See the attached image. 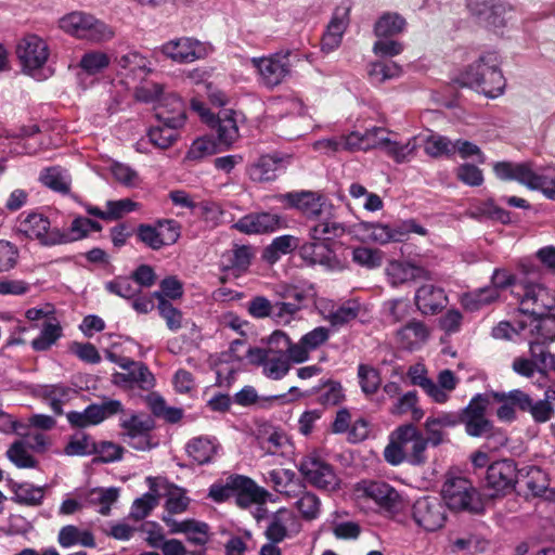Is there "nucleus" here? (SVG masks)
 <instances>
[{
  "label": "nucleus",
  "instance_id": "19",
  "mask_svg": "<svg viewBox=\"0 0 555 555\" xmlns=\"http://www.w3.org/2000/svg\"><path fill=\"white\" fill-rule=\"evenodd\" d=\"M555 308V297L541 284H526L519 302V310L533 318L544 317Z\"/></svg>",
  "mask_w": 555,
  "mask_h": 555
},
{
  "label": "nucleus",
  "instance_id": "49",
  "mask_svg": "<svg viewBox=\"0 0 555 555\" xmlns=\"http://www.w3.org/2000/svg\"><path fill=\"white\" fill-rule=\"evenodd\" d=\"M299 246V238L294 235L284 234L275 237L272 243L264 249L263 258L270 262H276L281 256L287 255Z\"/></svg>",
  "mask_w": 555,
  "mask_h": 555
},
{
  "label": "nucleus",
  "instance_id": "41",
  "mask_svg": "<svg viewBox=\"0 0 555 555\" xmlns=\"http://www.w3.org/2000/svg\"><path fill=\"white\" fill-rule=\"evenodd\" d=\"M57 542L64 548H69L76 545L83 547L95 546L93 533L88 529H81L75 525L62 527L59 531Z\"/></svg>",
  "mask_w": 555,
  "mask_h": 555
},
{
  "label": "nucleus",
  "instance_id": "33",
  "mask_svg": "<svg viewBox=\"0 0 555 555\" xmlns=\"http://www.w3.org/2000/svg\"><path fill=\"white\" fill-rule=\"evenodd\" d=\"M361 304L357 299H349L339 305L330 304L322 307V315L332 326H343L358 318Z\"/></svg>",
  "mask_w": 555,
  "mask_h": 555
},
{
  "label": "nucleus",
  "instance_id": "13",
  "mask_svg": "<svg viewBox=\"0 0 555 555\" xmlns=\"http://www.w3.org/2000/svg\"><path fill=\"white\" fill-rule=\"evenodd\" d=\"M411 516L418 528L426 532H434L444 526L447 509L439 498L423 496L414 502Z\"/></svg>",
  "mask_w": 555,
  "mask_h": 555
},
{
  "label": "nucleus",
  "instance_id": "9",
  "mask_svg": "<svg viewBox=\"0 0 555 555\" xmlns=\"http://www.w3.org/2000/svg\"><path fill=\"white\" fill-rule=\"evenodd\" d=\"M442 498L449 508L455 511L479 512L481 501L472 482L463 477H451L442 487Z\"/></svg>",
  "mask_w": 555,
  "mask_h": 555
},
{
  "label": "nucleus",
  "instance_id": "39",
  "mask_svg": "<svg viewBox=\"0 0 555 555\" xmlns=\"http://www.w3.org/2000/svg\"><path fill=\"white\" fill-rule=\"evenodd\" d=\"M535 323L531 332H535V340L530 343V352L532 357H538L543 345L555 340V315L545 314L544 317H535Z\"/></svg>",
  "mask_w": 555,
  "mask_h": 555
},
{
  "label": "nucleus",
  "instance_id": "24",
  "mask_svg": "<svg viewBox=\"0 0 555 555\" xmlns=\"http://www.w3.org/2000/svg\"><path fill=\"white\" fill-rule=\"evenodd\" d=\"M288 156L279 154L261 155L248 167V176L255 182H269L276 179L288 164Z\"/></svg>",
  "mask_w": 555,
  "mask_h": 555
},
{
  "label": "nucleus",
  "instance_id": "56",
  "mask_svg": "<svg viewBox=\"0 0 555 555\" xmlns=\"http://www.w3.org/2000/svg\"><path fill=\"white\" fill-rule=\"evenodd\" d=\"M41 182L60 193H67L70 189V177L68 172L60 167L48 168L40 175Z\"/></svg>",
  "mask_w": 555,
  "mask_h": 555
},
{
  "label": "nucleus",
  "instance_id": "23",
  "mask_svg": "<svg viewBox=\"0 0 555 555\" xmlns=\"http://www.w3.org/2000/svg\"><path fill=\"white\" fill-rule=\"evenodd\" d=\"M487 487L495 493H504L514 489L517 482V468L513 461L502 460L488 466Z\"/></svg>",
  "mask_w": 555,
  "mask_h": 555
},
{
  "label": "nucleus",
  "instance_id": "61",
  "mask_svg": "<svg viewBox=\"0 0 555 555\" xmlns=\"http://www.w3.org/2000/svg\"><path fill=\"white\" fill-rule=\"evenodd\" d=\"M72 395V388L63 385H51L43 390L44 399L48 401L52 411L57 415L63 413V404L69 401Z\"/></svg>",
  "mask_w": 555,
  "mask_h": 555
},
{
  "label": "nucleus",
  "instance_id": "64",
  "mask_svg": "<svg viewBox=\"0 0 555 555\" xmlns=\"http://www.w3.org/2000/svg\"><path fill=\"white\" fill-rule=\"evenodd\" d=\"M190 500L185 491L175 485L166 486V503L165 507L170 514L183 513L189 506Z\"/></svg>",
  "mask_w": 555,
  "mask_h": 555
},
{
  "label": "nucleus",
  "instance_id": "45",
  "mask_svg": "<svg viewBox=\"0 0 555 555\" xmlns=\"http://www.w3.org/2000/svg\"><path fill=\"white\" fill-rule=\"evenodd\" d=\"M406 21L395 12L382 14L374 24V34L378 38H389L404 31Z\"/></svg>",
  "mask_w": 555,
  "mask_h": 555
},
{
  "label": "nucleus",
  "instance_id": "40",
  "mask_svg": "<svg viewBox=\"0 0 555 555\" xmlns=\"http://www.w3.org/2000/svg\"><path fill=\"white\" fill-rule=\"evenodd\" d=\"M317 220L318 222L309 229V237L312 241L327 242L345 232L344 225L334 218L333 210L323 214Z\"/></svg>",
  "mask_w": 555,
  "mask_h": 555
},
{
  "label": "nucleus",
  "instance_id": "60",
  "mask_svg": "<svg viewBox=\"0 0 555 555\" xmlns=\"http://www.w3.org/2000/svg\"><path fill=\"white\" fill-rule=\"evenodd\" d=\"M402 68L392 61H378L371 64L369 76L374 83H383L386 80L401 76Z\"/></svg>",
  "mask_w": 555,
  "mask_h": 555
},
{
  "label": "nucleus",
  "instance_id": "58",
  "mask_svg": "<svg viewBox=\"0 0 555 555\" xmlns=\"http://www.w3.org/2000/svg\"><path fill=\"white\" fill-rule=\"evenodd\" d=\"M400 427H398L390 436V442L384 450V457L387 463L391 465H400L405 461L408 450L410 447L409 442H403L399 437Z\"/></svg>",
  "mask_w": 555,
  "mask_h": 555
},
{
  "label": "nucleus",
  "instance_id": "31",
  "mask_svg": "<svg viewBox=\"0 0 555 555\" xmlns=\"http://www.w3.org/2000/svg\"><path fill=\"white\" fill-rule=\"evenodd\" d=\"M185 451L195 463L205 465L216 459L220 451V443L214 436H198L188 441Z\"/></svg>",
  "mask_w": 555,
  "mask_h": 555
},
{
  "label": "nucleus",
  "instance_id": "32",
  "mask_svg": "<svg viewBox=\"0 0 555 555\" xmlns=\"http://www.w3.org/2000/svg\"><path fill=\"white\" fill-rule=\"evenodd\" d=\"M349 24V9L337 8L322 37V50L331 52L339 47Z\"/></svg>",
  "mask_w": 555,
  "mask_h": 555
},
{
  "label": "nucleus",
  "instance_id": "63",
  "mask_svg": "<svg viewBox=\"0 0 555 555\" xmlns=\"http://www.w3.org/2000/svg\"><path fill=\"white\" fill-rule=\"evenodd\" d=\"M43 498V487H36L31 483H21L14 490V499L20 504L37 506L41 504Z\"/></svg>",
  "mask_w": 555,
  "mask_h": 555
},
{
  "label": "nucleus",
  "instance_id": "55",
  "mask_svg": "<svg viewBox=\"0 0 555 555\" xmlns=\"http://www.w3.org/2000/svg\"><path fill=\"white\" fill-rule=\"evenodd\" d=\"M366 149V145L363 144V139L359 138L358 133H351L347 138L340 139H323L314 142L313 149L315 151H324V152H336L341 149L348 150L353 147Z\"/></svg>",
  "mask_w": 555,
  "mask_h": 555
},
{
  "label": "nucleus",
  "instance_id": "10",
  "mask_svg": "<svg viewBox=\"0 0 555 555\" xmlns=\"http://www.w3.org/2000/svg\"><path fill=\"white\" fill-rule=\"evenodd\" d=\"M490 397L491 395L488 393H477L460 413H456L460 424L465 425L468 436L485 437L492 433L493 424L486 415L490 405Z\"/></svg>",
  "mask_w": 555,
  "mask_h": 555
},
{
  "label": "nucleus",
  "instance_id": "29",
  "mask_svg": "<svg viewBox=\"0 0 555 555\" xmlns=\"http://www.w3.org/2000/svg\"><path fill=\"white\" fill-rule=\"evenodd\" d=\"M331 330L325 326H318L306 333L301 338L295 343L293 353L295 356V363H302L309 359L312 351L318 350L331 337Z\"/></svg>",
  "mask_w": 555,
  "mask_h": 555
},
{
  "label": "nucleus",
  "instance_id": "8",
  "mask_svg": "<svg viewBox=\"0 0 555 555\" xmlns=\"http://www.w3.org/2000/svg\"><path fill=\"white\" fill-rule=\"evenodd\" d=\"M367 134L375 138L373 146L379 149L397 164L410 163L415 158L420 147V135L402 141L397 134L388 133L382 128H374Z\"/></svg>",
  "mask_w": 555,
  "mask_h": 555
},
{
  "label": "nucleus",
  "instance_id": "36",
  "mask_svg": "<svg viewBox=\"0 0 555 555\" xmlns=\"http://www.w3.org/2000/svg\"><path fill=\"white\" fill-rule=\"evenodd\" d=\"M430 330L422 321L413 320L397 332V340L406 350L420 349L429 338Z\"/></svg>",
  "mask_w": 555,
  "mask_h": 555
},
{
  "label": "nucleus",
  "instance_id": "20",
  "mask_svg": "<svg viewBox=\"0 0 555 555\" xmlns=\"http://www.w3.org/2000/svg\"><path fill=\"white\" fill-rule=\"evenodd\" d=\"M301 530V522L296 514L285 507L279 508L268 517L266 537L269 541L280 543L291 539Z\"/></svg>",
  "mask_w": 555,
  "mask_h": 555
},
{
  "label": "nucleus",
  "instance_id": "62",
  "mask_svg": "<svg viewBox=\"0 0 555 555\" xmlns=\"http://www.w3.org/2000/svg\"><path fill=\"white\" fill-rule=\"evenodd\" d=\"M358 379L361 390L365 396L374 395L378 390L382 382L379 372L367 364H359Z\"/></svg>",
  "mask_w": 555,
  "mask_h": 555
},
{
  "label": "nucleus",
  "instance_id": "43",
  "mask_svg": "<svg viewBox=\"0 0 555 555\" xmlns=\"http://www.w3.org/2000/svg\"><path fill=\"white\" fill-rule=\"evenodd\" d=\"M119 489L116 487L94 488L83 495L87 505L98 507V512L104 516L111 513V506L118 500Z\"/></svg>",
  "mask_w": 555,
  "mask_h": 555
},
{
  "label": "nucleus",
  "instance_id": "25",
  "mask_svg": "<svg viewBox=\"0 0 555 555\" xmlns=\"http://www.w3.org/2000/svg\"><path fill=\"white\" fill-rule=\"evenodd\" d=\"M112 383L121 388L130 389L138 387L149 390L154 387L155 378L144 363L134 361V365L131 369L125 370V372L113 373Z\"/></svg>",
  "mask_w": 555,
  "mask_h": 555
},
{
  "label": "nucleus",
  "instance_id": "12",
  "mask_svg": "<svg viewBox=\"0 0 555 555\" xmlns=\"http://www.w3.org/2000/svg\"><path fill=\"white\" fill-rule=\"evenodd\" d=\"M16 54L24 73L36 79L43 78L41 70L49 57V47L42 38L25 36L17 44Z\"/></svg>",
  "mask_w": 555,
  "mask_h": 555
},
{
  "label": "nucleus",
  "instance_id": "3",
  "mask_svg": "<svg viewBox=\"0 0 555 555\" xmlns=\"http://www.w3.org/2000/svg\"><path fill=\"white\" fill-rule=\"evenodd\" d=\"M155 116L159 125L149 130V141L158 149H168L177 140L178 129L185 121L182 101L178 96H172L171 108L169 111H162L159 106Z\"/></svg>",
  "mask_w": 555,
  "mask_h": 555
},
{
  "label": "nucleus",
  "instance_id": "1",
  "mask_svg": "<svg viewBox=\"0 0 555 555\" xmlns=\"http://www.w3.org/2000/svg\"><path fill=\"white\" fill-rule=\"evenodd\" d=\"M499 65V54L486 52L462 73L461 82L488 98H498L505 88V78Z\"/></svg>",
  "mask_w": 555,
  "mask_h": 555
},
{
  "label": "nucleus",
  "instance_id": "48",
  "mask_svg": "<svg viewBox=\"0 0 555 555\" xmlns=\"http://www.w3.org/2000/svg\"><path fill=\"white\" fill-rule=\"evenodd\" d=\"M246 482L242 475H231L224 481L214 482L209 487L208 498L214 502L222 503L235 494L237 487H245Z\"/></svg>",
  "mask_w": 555,
  "mask_h": 555
},
{
  "label": "nucleus",
  "instance_id": "28",
  "mask_svg": "<svg viewBox=\"0 0 555 555\" xmlns=\"http://www.w3.org/2000/svg\"><path fill=\"white\" fill-rule=\"evenodd\" d=\"M399 437L403 442H409L410 447L405 461L412 465H422L427 461L426 450L428 438H425L415 426L409 424L400 426Z\"/></svg>",
  "mask_w": 555,
  "mask_h": 555
},
{
  "label": "nucleus",
  "instance_id": "18",
  "mask_svg": "<svg viewBox=\"0 0 555 555\" xmlns=\"http://www.w3.org/2000/svg\"><path fill=\"white\" fill-rule=\"evenodd\" d=\"M356 491L359 496L372 500L387 512H396L401 506V495L387 482L362 480L358 482Z\"/></svg>",
  "mask_w": 555,
  "mask_h": 555
},
{
  "label": "nucleus",
  "instance_id": "21",
  "mask_svg": "<svg viewBox=\"0 0 555 555\" xmlns=\"http://www.w3.org/2000/svg\"><path fill=\"white\" fill-rule=\"evenodd\" d=\"M298 254L308 266H321L330 271H341L345 263L331 248L328 242L312 241L302 244Z\"/></svg>",
  "mask_w": 555,
  "mask_h": 555
},
{
  "label": "nucleus",
  "instance_id": "52",
  "mask_svg": "<svg viewBox=\"0 0 555 555\" xmlns=\"http://www.w3.org/2000/svg\"><path fill=\"white\" fill-rule=\"evenodd\" d=\"M95 451L96 442L83 431L73 435L64 449L68 456H87L94 454Z\"/></svg>",
  "mask_w": 555,
  "mask_h": 555
},
{
  "label": "nucleus",
  "instance_id": "14",
  "mask_svg": "<svg viewBox=\"0 0 555 555\" xmlns=\"http://www.w3.org/2000/svg\"><path fill=\"white\" fill-rule=\"evenodd\" d=\"M179 237L180 225L172 219L158 220L155 224L142 223L137 228L138 241L153 250L172 245Z\"/></svg>",
  "mask_w": 555,
  "mask_h": 555
},
{
  "label": "nucleus",
  "instance_id": "37",
  "mask_svg": "<svg viewBox=\"0 0 555 555\" xmlns=\"http://www.w3.org/2000/svg\"><path fill=\"white\" fill-rule=\"evenodd\" d=\"M460 424L456 413L439 412L429 416L425 422L427 438L433 446H439L444 441L446 428L454 427Z\"/></svg>",
  "mask_w": 555,
  "mask_h": 555
},
{
  "label": "nucleus",
  "instance_id": "50",
  "mask_svg": "<svg viewBox=\"0 0 555 555\" xmlns=\"http://www.w3.org/2000/svg\"><path fill=\"white\" fill-rule=\"evenodd\" d=\"M243 479L247 482L245 487H237L235 491L237 504L242 507H248L255 503L266 502L268 492L257 486L253 479L245 476H243Z\"/></svg>",
  "mask_w": 555,
  "mask_h": 555
},
{
  "label": "nucleus",
  "instance_id": "27",
  "mask_svg": "<svg viewBox=\"0 0 555 555\" xmlns=\"http://www.w3.org/2000/svg\"><path fill=\"white\" fill-rule=\"evenodd\" d=\"M18 232L30 238L39 240L44 245H59V243L50 242L59 229L50 230V221L41 214H29L21 219L17 225Z\"/></svg>",
  "mask_w": 555,
  "mask_h": 555
},
{
  "label": "nucleus",
  "instance_id": "59",
  "mask_svg": "<svg viewBox=\"0 0 555 555\" xmlns=\"http://www.w3.org/2000/svg\"><path fill=\"white\" fill-rule=\"evenodd\" d=\"M295 506L304 519L313 520L319 518L322 504L315 493L305 490L296 499Z\"/></svg>",
  "mask_w": 555,
  "mask_h": 555
},
{
  "label": "nucleus",
  "instance_id": "51",
  "mask_svg": "<svg viewBox=\"0 0 555 555\" xmlns=\"http://www.w3.org/2000/svg\"><path fill=\"white\" fill-rule=\"evenodd\" d=\"M62 336V327L56 321H46L42 324L38 337L31 340V347L36 351L49 350Z\"/></svg>",
  "mask_w": 555,
  "mask_h": 555
},
{
  "label": "nucleus",
  "instance_id": "7",
  "mask_svg": "<svg viewBox=\"0 0 555 555\" xmlns=\"http://www.w3.org/2000/svg\"><path fill=\"white\" fill-rule=\"evenodd\" d=\"M289 52H276L266 56L251 57L249 63L255 69L258 82L273 89L291 74Z\"/></svg>",
  "mask_w": 555,
  "mask_h": 555
},
{
  "label": "nucleus",
  "instance_id": "44",
  "mask_svg": "<svg viewBox=\"0 0 555 555\" xmlns=\"http://www.w3.org/2000/svg\"><path fill=\"white\" fill-rule=\"evenodd\" d=\"M499 298V292L495 287H481L466 292L461 296V304L467 311H478Z\"/></svg>",
  "mask_w": 555,
  "mask_h": 555
},
{
  "label": "nucleus",
  "instance_id": "53",
  "mask_svg": "<svg viewBox=\"0 0 555 555\" xmlns=\"http://www.w3.org/2000/svg\"><path fill=\"white\" fill-rule=\"evenodd\" d=\"M516 20V11L509 4L498 2L491 4V10L483 21L494 29H501Z\"/></svg>",
  "mask_w": 555,
  "mask_h": 555
},
{
  "label": "nucleus",
  "instance_id": "47",
  "mask_svg": "<svg viewBox=\"0 0 555 555\" xmlns=\"http://www.w3.org/2000/svg\"><path fill=\"white\" fill-rule=\"evenodd\" d=\"M408 376L413 385L420 386L435 402H442L444 395L438 390L436 383L427 377L426 367L416 363L409 367Z\"/></svg>",
  "mask_w": 555,
  "mask_h": 555
},
{
  "label": "nucleus",
  "instance_id": "35",
  "mask_svg": "<svg viewBox=\"0 0 555 555\" xmlns=\"http://www.w3.org/2000/svg\"><path fill=\"white\" fill-rule=\"evenodd\" d=\"M415 304L423 314H436L446 307L447 296L442 288L425 284L416 291Z\"/></svg>",
  "mask_w": 555,
  "mask_h": 555
},
{
  "label": "nucleus",
  "instance_id": "30",
  "mask_svg": "<svg viewBox=\"0 0 555 555\" xmlns=\"http://www.w3.org/2000/svg\"><path fill=\"white\" fill-rule=\"evenodd\" d=\"M386 275L392 286H399L412 281L428 279V271L410 261L393 260L387 264Z\"/></svg>",
  "mask_w": 555,
  "mask_h": 555
},
{
  "label": "nucleus",
  "instance_id": "46",
  "mask_svg": "<svg viewBox=\"0 0 555 555\" xmlns=\"http://www.w3.org/2000/svg\"><path fill=\"white\" fill-rule=\"evenodd\" d=\"M527 188L540 191L546 198L555 201V173L552 167L531 170Z\"/></svg>",
  "mask_w": 555,
  "mask_h": 555
},
{
  "label": "nucleus",
  "instance_id": "54",
  "mask_svg": "<svg viewBox=\"0 0 555 555\" xmlns=\"http://www.w3.org/2000/svg\"><path fill=\"white\" fill-rule=\"evenodd\" d=\"M131 89L134 90V96L137 100L141 102H156L157 105L155 106V111L157 112V108L160 106L162 111L165 109V103L167 102L168 105L171 106V98L173 95H170L168 98L163 99V87L157 83H146L144 86L137 85L135 87H131Z\"/></svg>",
  "mask_w": 555,
  "mask_h": 555
},
{
  "label": "nucleus",
  "instance_id": "15",
  "mask_svg": "<svg viewBox=\"0 0 555 555\" xmlns=\"http://www.w3.org/2000/svg\"><path fill=\"white\" fill-rule=\"evenodd\" d=\"M115 66L119 82L127 90L141 83L152 70L147 57L134 50L116 56Z\"/></svg>",
  "mask_w": 555,
  "mask_h": 555
},
{
  "label": "nucleus",
  "instance_id": "6",
  "mask_svg": "<svg viewBox=\"0 0 555 555\" xmlns=\"http://www.w3.org/2000/svg\"><path fill=\"white\" fill-rule=\"evenodd\" d=\"M121 440L138 451H149L156 446L152 441L154 421L145 414L132 413L119 418Z\"/></svg>",
  "mask_w": 555,
  "mask_h": 555
},
{
  "label": "nucleus",
  "instance_id": "5",
  "mask_svg": "<svg viewBox=\"0 0 555 555\" xmlns=\"http://www.w3.org/2000/svg\"><path fill=\"white\" fill-rule=\"evenodd\" d=\"M360 228L370 241L380 245H385L390 242H402L408 238L410 233H415L422 236L427 235V230L418 224L414 219L401 220L393 224L362 222Z\"/></svg>",
  "mask_w": 555,
  "mask_h": 555
},
{
  "label": "nucleus",
  "instance_id": "34",
  "mask_svg": "<svg viewBox=\"0 0 555 555\" xmlns=\"http://www.w3.org/2000/svg\"><path fill=\"white\" fill-rule=\"evenodd\" d=\"M238 116L240 114L232 109H223L218 113L215 121L209 125L215 129L220 144L230 146L237 140Z\"/></svg>",
  "mask_w": 555,
  "mask_h": 555
},
{
  "label": "nucleus",
  "instance_id": "17",
  "mask_svg": "<svg viewBox=\"0 0 555 555\" xmlns=\"http://www.w3.org/2000/svg\"><path fill=\"white\" fill-rule=\"evenodd\" d=\"M246 353L248 362L261 366L262 374L272 380L285 377L291 370V362H293L286 353H275L272 350L258 347L248 349Z\"/></svg>",
  "mask_w": 555,
  "mask_h": 555
},
{
  "label": "nucleus",
  "instance_id": "38",
  "mask_svg": "<svg viewBox=\"0 0 555 555\" xmlns=\"http://www.w3.org/2000/svg\"><path fill=\"white\" fill-rule=\"evenodd\" d=\"M102 227L99 222L86 217H77L72 221L67 230H59V234H55L56 236L50 242L59 243V245L72 243L86 237L92 231H100Z\"/></svg>",
  "mask_w": 555,
  "mask_h": 555
},
{
  "label": "nucleus",
  "instance_id": "11",
  "mask_svg": "<svg viewBox=\"0 0 555 555\" xmlns=\"http://www.w3.org/2000/svg\"><path fill=\"white\" fill-rule=\"evenodd\" d=\"M278 199L288 208L298 210L309 220L320 219L323 214L334 210L325 196L314 191H293L281 194Z\"/></svg>",
  "mask_w": 555,
  "mask_h": 555
},
{
  "label": "nucleus",
  "instance_id": "42",
  "mask_svg": "<svg viewBox=\"0 0 555 555\" xmlns=\"http://www.w3.org/2000/svg\"><path fill=\"white\" fill-rule=\"evenodd\" d=\"M532 167L528 163L498 162L493 171L500 180H515L527 186Z\"/></svg>",
  "mask_w": 555,
  "mask_h": 555
},
{
  "label": "nucleus",
  "instance_id": "4",
  "mask_svg": "<svg viewBox=\"0 0 555 555\" xmlns=\"http://www.w3.org/2000/svg\"><path fill=\"white\" fill-rule=\"evenodd\" d=\"M298 469L310 486L321 491L334 492L340 489L341 479L333 465L317 454L305 456L300 461Z\"/></svg>",
  "mask_w": 555,
  "mask_h": 555
},
{
  "label": "nucleus",
  "instance_id": "22",
  "mask_svg": "<svg viewBox=\"0 0 555 555\" xmlns=\"http://www.w3.org/2000/svg\"><path fill=\"white\" fill-rule=\"evenodd\" d=\"M234 227L242 233L262 234L287 228V219L280 214L262 211L242 217Z\"/></svg>",
  "mask_w": 555,
  "mask_h": 555
},
{
  "label": "nucleus",
  "instance_id": "57",
  "mask_svg": "<svg viewBox=\"0 0 555 555\" xmlns=\"http://www.w3.org/2000/svg\"><path fill=\"white\" fill-rule=\"evenodd\" d=\"M111 64V57L105 52L92 50L86 52L80 61L79 67L87 75H96L102 73Z\"/></svg>",
  "mask_w": 555,
  "mask_h": 555
},
{
  "label": "nucleus",
  "instance_id": "16",
  "mask_svg": "<svg viewBox=\"0 0 555 555\" xmlns=\"http://www.w3.org/2000/svg\"><path fill=\"white\" fill-rule=\"evenodd\" d=\"M210 43L202 42L192 37H180L165 42L160 51L176 63H192L205 59L212 53Z\"/></svg>",
  "mask_w": 555,
  "mask_h": 555
},
{
  "label": "nucleus",
  "instance_id": "26",
  "mask_svg": "<svg viewBox=\"0 0 555 555\" xmlns=\"http://www.w3.org/2000/svg\"><path fill=\"white\" fill-rule=\"evenodd\" d=\"M254 253L249 246H237L222 253L219 266L225 276L238 278L244 274L251 262Z\"/></svg>",
  "mask_w": 555,
  "mask_h": 555
},
{
  "label": "nucleus",
  "instance_id": "2",
  "mask_svg": "<svg viewBox=\"0 0 555 555\" xmlns=\"http://www.w3.org/2000/svg\"><path fill=\"white\" fill-rule=\"evenodd\" d=\"M59 27L67 35L92 42L107 41L113 38V29L92 14L74 11L59 20Z\"/></svg>",
  "mask_w": 555,
  "mask_h": 555
}]
</instances>
